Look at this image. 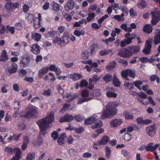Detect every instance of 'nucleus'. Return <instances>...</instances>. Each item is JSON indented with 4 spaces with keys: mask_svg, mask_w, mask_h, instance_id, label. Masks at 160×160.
<instances>
[{
    "mask_svg": "<svg viewBox=\"0 0 160 160\" xmlns=\"http://www.w3.org/2000/svg\"><path fill=\"white\" fill-rule=\"evenodd\" d=\"M68 77L74 81L78 80L82 78V76L80 74H77L76 73L70 74Z\"/></svg>",
    "mask_w": 160,
    "mask_h": 160,
    "instance_id": "24",
    "label": "nucleus"
},
{
    "mask_svg": "<svg viewBox=\"0 0 160 160\" xmlns=\"http://www.w3.org/2000/svg\"><path fill=\"white\" fill-rule=\"evenodd\" d=\"M108 17V16L107 14H105L104 16L102 17L98 20V23L100 24L102 23V22L105 19L107 18Z\"/></svg>",
    "mask_w": 160,
    "mask_h": 160,
    "instance_id": "59",
    "label": "nucleus"
},
{
    "mask_svg": "<svg viewBox=\"0 0 160 160\" xmlns=\"http://www.w3.org/2000/svg\"><path fill=\"white\" fill-rule=\"evenodd\" d=\"M51 6L53 10L55 12H58L60 9L61 5L55 1H52L51 3Z\"/></svg>",
    "mask_w": 160,
    "mask_h": 160,
    "instance_id": "21",
    "label": "nucleus"
},
{
    "mask_svg": "<svg viewBox=\"0 0 160 160\" xmlns=\"http://www.w3.org/2000/svg\"><path fill=\"white\" fill-rule=\"evenodd\" d=\"M154 42L155 44H158L160 43V37L154 36Z\"/></svg>",
    "mask_w": 160,
    "mask_h": 160,
    "instance_id": "64",
    "label": "nucleus"
},
{
    "mask_svg": "<svg viewBox=\"0 0 160 160\" xmlns=\"http://www.w3.org/2000/svg\"><path fill=\"white\" fill-rule=\"evenodd\" d=\"M35 157L34 153H29L27 155L26 160H33L34 159Z\"/></svg>",
    "mask_w": 160,
    "mask_h": 160,
    "instance_id": "46",
    "label": "nucleus"
},
{
    "mask_svg": "<svg viewBox=\"0 0 160 160\" xmlns=\"http://www.w3.org/2000/svg\"><path fill=\"white\" fill-rule=\"evenodd\" d=\"M78 95L77 93L75 94L71 95V93L68 92H65L63 95V97L64 98H68L69 102L72 101V100L78 97Z\"/></svg>",
    "mask_w": 160,
    "mask_h": 160,
    "instance_id": "18",
    "label": "nucleus"
},
{
    "mask_svg": "<svg viewBox=\"0 0 160 160\" xmlns=\"http://www.w3.org/2000/svg\"><path fill=\"white\" fill-rule=\"evenodd\" d=\"M8 85L7 84H4L0 88L1 92L3 93H6L8 92L7 87Z\"/></svg>",
    "mask_w": 160,
    "mask_h": 160,
    "instance_id": "45",
    "label": "nucleus"
},
{
    "mask_svg": "<svg viewBox=\"0 0 160 160\" xmlns=\"http://www.w3.org/2000/svg\"><path fill=\"white\" fill-rule=\"evenodd\" d=\"M5 68L10 74L15 73L17 71V66L15 63L8 64Z\"/></svg>",
    "mask_w": 160,
    "mask_h": 160,
    "instance_id": "12",
    "label": "nucleus"
},
{
    "mask_svg": "<svg viewBox=\"0 0 160 160\" xmlns=\"http://www.w3.org/2000/svg\"><path fill=\"white\" fill-rule=\"evenodd\" d=\"M70 108V105L68 104L63 105V107L60 110V112L62 113H63L66 110L69 109Z\"/></svg>",
    "mask_w": 160,
    "mask_h": 160,
    "instance_id": "48",
    "label": "nucleus"
},
{
    "mask_svg": "<svg viewBox=\"0 0 160 160\" xmlns=\"http://www.w3.org/2000/svg\"><path fill=\"white\" fill-rule=\"evenodd\" d=\"M121 31V30L118 28H115L114 30H113L111 33V36L113 37H115L116 36V34L119 33Z\"/></svg>",
    "mask_w": 160,
    "mask_h": 160,
    "instance_id": "43",
    "label": "nucleus"
},
{
    "mask_svg": "<svg viewBox=\"0 0 160 160\" xmlns=\"http://www.w3.org/2000/svg\"><path fill=\"white\" fill-rule=\"evenodd\" d=\"M112 81L114 85L116 87H118L120 86L121 84L120 82L116 77V75L115 74H114L113 75Z\"/></svg>",
    "mask_w": 160,
    "mask_h": 160,
    "instance_id": "31",
    "label": "nucleus"
},
{
    "mask_svg": "<svg viewBox=\"0 0 160 160\" xmlns=\"http://www.w3.org/2000/svg\"><path fill=\"white\" fill-rule=\"evenodd\" d=\"M74 131L76 133L80 134L84 132V129L81 126L78 128H75Z\"/></svg>",
    "mask_w": 160,
    "mask_h": 160,
    "instance_id": "55",
    "label": "nucleus"
},
{
    "mask_svg": "<svg viewBox=\"0 0 160 160\" xmlns=\"http://www.w3.org/2000/svg\"><path fill=\"white\" fill-rule=\"evenodd\" d=\"M92 99V98H79L77 101V103L78 104H80L86 102H88L89 100H90Z\"/></svg>",
    "mask_w": 160,
    "mask_h": 160,
    "instance_id": "39",
    "label": "nucleus"
},
{
    "mask_svg": "<svg viewBox=\"0 0 160 160\" xmlns=\"http://www.w3.org/2000/svg\"><path fill=\"white\" fill-rule=\"evenodd\" d=\"M134 86L139 90H141V86L143 82L139 80H137L133 82Z\"/></svg>",
    "mask_w": 160,
    "mask_h": 160,
    "instance_id": "35",
    "label": "nucleus"
},
{
    "mask_svg": "<svg viewBox=\"0 0 160 160\" xmlns=\"http://www.w3.org/2000/svg\"><path fill=\"white\" fill-rule=\"evenodd\" d=\"M103 125L102 122L101 121H99L98 122L91 126V128L92 129H96L102 127Z\"/></svg>",
    "mask_w": 160,
    "mask_h": 160,
    "instance_id": "47",
    "label": "nucleus"
},
{
    "mask_svg": "<svg viewBox=\"0 0 160 160\" xmlns=\"http://www.w3.org/2000/svg\"><path fill=\"white\" fill-rule=\"evenodd\" d=\"M128 76L133 78L135 77V72L133 70L128 69Z\"/></svg>",
    "mask_w": 160,
    "mask_h": 160,
    "instance_id": "54",
    "label": "nucleus"
},
{
    "mask_svg": "<svg viewBox=\"0 0 160 160\" xmlns=\"http://www.w3.org/2000/svg\"><path fill=\"white\" fill-rule=\"evenodd\" d=\"M5 8L8 11H10L12 10V3L8 2L6 3Z\"/></svg>",
    "mask_w": 160,
    "mask_h": 160,
    "instance_id": "53",
    "label": "nucleus"
},
{
    "mask_svg": "<svg viewBox=\"0 0 160 160\" xmlns=\"http://www.w3.org/2000/svg\"><path fill=\"white\" fill-rule=\"evenodd\" d=\"M126 38L124 40L122 41L120 43L121 47H123L130 44L132 42V40L136 38V35L133 33L131 34L130 32H127L125 35Z\"/></svg>",
    "mask_w": 160,
    "mask_h": 160,
    "instance_id": "4",
    "label": "nucleus"
},
{
    "mask_svg": "<svg viewBox=\"0 0 160 160\" xmlns=\"http://www.w3.org/2000/svg\"><path fill=\"white\" fill-rule=\"evenodd\" d=\"M81 95L83 97H87L89 96V92L87 90H84L82 91Z\"/></svg>",
    "mask_w": 160,
    "mask_h": 160,
    "instance_id": "56",
    "label": "nucleus"
},
{
    "mask_svg": "<svg viewBox=\"0 0 160 160\" xmlns=\"http://www.w3.org/2000/svg\"><path fill=\"white\" fill-rule=\"evenodd\" d=\"M30 62L29 57L26 55H23L20 60V66L23 68L28 67Z\"/></svg>",
    "mask_w": 160,
    "mask_h": 160,
    "instance_id": "6",
    "label": "nucleus"
},
{
    "mask_svg": "<svg viewBox=\"0 0 160 160\" xmlns=\"http://www.w3.org/2000/svg\"><path fill=\"white\" fill-rule=\"evenodd\" d=\"M85 33V32L82 30L79 31L78 30H76L74 32V35L78 37H79L81 35H84Z\"/></svg>",
    "mask_w": 160,
    "mask_h": 160,
    "instance_id": "40",
    "label": "nucleus"
},
{
    "mask_svg": "<svg viewBox=\"0 0 160 160\" xmlns=\"http://www.w3.org/2000/svg\"><path fill=\"white\" fill-rule=\"evenodd\" d=\"M53 43L58 45H61L62 46V40L58 37H56L53 40Z\"/></svg>",
    "mask_w": 160,
    "mask_h": 160,
    "instance_id": "38",
    "label": "nucleus"
},
{
    "mask_svg": "<svg viewBox=\"0 0 160 160\" xmlns=\"http://www.w3.org/2000/svg\"><path fill=\"white\" fill-rule=\"evenodd\" d=\"M114 102H110L108 103L105 108L103 109L102 118L105 119L110 118L115 115L117 113L116 108L114 107Z\"/></svg>",
    "mask_w": 160,
    "mask_h": 160,
    "instance_id": "2",
    "label": "nucleus"
},
{
    "mask_svg": "<svg viewBox=\"0 0 160 160\" xmlns=\"http://www.w3.org/2000/svg\"><path fill=\"white\" fill-rule=\"evenodd\" d=\"M132 136L130 134L126 133L124 134L123 138L125 141L128 142L129 141L132 139Z\"/></svg>",
    "mask_w": 160,
    "mask_h": 160,
    "instance_id": "44",
    "label": "nucleus"
},
{
    "mask_svg": "<svg viewBox=\"0 0 160 160\" xmlns=\"http://www.w3.org/2000/svg\"><path fill=\"white\" fill-rule=\"evenodd\" d=\"M121 28L123 30H124L125 32H131L132 31V29L131 28L128 27V25L126 24H122L121 26Z\"/></svg>",
    "mask_w": 160,
    "mask_h": 160,
    "instance_id": "33",
    "label": "nucleus"
},
{
    "mask_svg": "<svg viewBox=\"0 0 160 160\" xmlns=\"http://www.w3.org/2000/svg\"><path fill=\"white\" fill-rule=\"evenodd\" d=\"M152 40H147L146 42L145 46L143 50V52L145 54H149L150 53L152 48Z\"/></svg>",
    "mask_w": 160,
    "mask_h": 160,
    "instance_id": "11",
    "label": "nucleus"
},
{
    "mask_svg": "<svg viewBox=\"0 0 160 160\" xmlns=\"http://www.w3.org/2000/svg\"><path fill=\"white\" fill-rule=\"evenodd\" d=\"M121 153L124 157L129 158L130 157L129 153L125 150H122V151Z\"/></svg>",
    "mask_w": 160,
    "mask_h": 160,
    "instance_id": "62",
    "label": "nucleus"
},
{
    "mask_svg": "<svg viewBox=\"0 0 160 160\" xmlns=\"http://www.w3.org/2000/svg\"><path fill=\"white\" fill-rule=\"evenodd\" d=\"M84 23L85 24H87V21L85 19H82L78 22H76L73 25L74 27H80L81 25Z\"/></svg>",
    "mask_w": 160,
    "mask_h": 160,
    "instance_id": "29",
    "label": "nucleus"
},
{
    "mask_svg": "<svg viewBox=\"0 0 160 160\" xmlns=\"http://www.w3.org/2000/svg\"><path fill=\"white\" fill-rule=\"evenodd\" d=\"M109 140V137L105 135L102 137L100 140L94 143V145L98 146L101 145H105L108 143Z\"/></svg>",
    "mask_w": 160,
    "mask_h": 160,
    "instance_id": "10",
    "label": "nucleus"
},
{
    "mask_svg": "<svg viewBox=\"0 0 160 160\" xmlns=\"http://www.w3.org/2000/svg\"><path fill=\"white\" fill-rule=\"evenodd\" d=\"M152 26L149 24L145 25L143 29L144 32L149 33L152 32Z\"/></svg>",
    "mask_w": 160,
    "mask_h": 160,
    "instance_id": "25",
    "label": "nucleus"
},
{
    "mask_svg": "<svg viewBox=\"0 0 160 160\" xmlns=\"http://www.w3.org/2000/svg\"><path fill=\"white\" fill-rule=\"evenodd\" d=\"M151 23L152 25L156 24L159 21L160 18V12L156 11L151 12Z\"/></svg>",
    "mask_w": 160,
    "mask_h": 160,
    "instance_id": "5",
    "label": "nucleus"
},
{
    "mask_svg": "<svg viewBox=\"0 0 160 160\" xmlns=\"http://www.w3.org/2000/svg\"><path fill=\"white\" fill-rule=\"evenodd\" d=\"M112 51V49H109L108 50L104 49L100 51L99 54L101 56H103L106 55Z\"/></svg>",
    "mask_w": 160,
    "mask_h": 160,
    "instance_id": "34",
    "label": "nucleus"
},
{
    "mask_svg": "<svg viewBox=\"0 0 160 160\" xmlns=\"http://www.w3.org/2000/svg\"><path fill=\"white\" fill-rule=\"evenodd\" d=\"M113 18L118 22L123 21L124 20V18H121L120 15H115L113 16Z\"/></svg>",
    "mask_w": 160,
    "mask_h": 160,
    "instance_id": "58",
    "label": "nucleus"
},
{
    "mask_svg": "<svg viewBox=\"0 0 160 160\" xmlns=\"http://www.w3.org/2000/svg\"><path fill=\"white\" fill-rule=\"evenodd\" d=\"M42 37L41 34L38 33H32L31 34V38L32 39H34L36 42L39 41L41 39Z\"/></svg>",
    "mask_w": 160,
    "mask_h": 160,
    "instance_id": "26",
    "label": "nucleus"
},
{
    "mask_svg": "<svg viewBox=\"0 0 160 160\" xmlns=\"http://www.w3.org/2000/svg\"><path fill=\"white\" fill-rule=\"evenodd\" d=\"M9 59L8 55L6 51L3 49L1 52L0 56V62H4L6 60H8Z\"/></svg>",
    "mask_w": 160,
    "mask_h": 160,
    "instance_id": "20",
    "label": "nucleus"
},
{
    "mask_svg": "<svg viewBox=\"0 0 160 160\" xmlns=\"http://www.w3.org/2000/svg\"><path fill=\"white\" fill-rule=\"evenodd\" d=\"M122 122L123 121L122 119L114 118L111 121L110 126L112 128H115L120 125Z\"/></svg>",
    "mask_w": 160,
    "mask_h": 160,
    "instance_id": "13",
    "label": "nucleus"
},
{
    "mask_svg": "<svg viewBox=\"0 0 160 160\" xmlns=\"http://www.w3.org/2000/svg\"><path fill=\"white\" fill-rule=\"evenodd\" d=\"M102 115L100 113H98L93 115L92 117L95 122L96 120H98L101 117H102Z\"/></svg>",
    "mask_w": 160,
    "mask_h": 160,
    "instance_id": "50",
    "label": "nucleus"
},
{
    "mask_svg": "<svg viewBox=\"0 0 160 160\" xmlns=\"http://www.w3.org/2000/svg\"><path fill=\"white\" fill-rule=\"evenodd\" d=\"M138 7L140 9L145 8L147 5L146 2L144 0L140 1L137 4Z\"/></svg>",
    "mask_w": 160,
    "mask_h": 160,
    "instance_id": "32",
    "label": "nucleus"
},
{
    "mask_svg": "<svg viewBox=\"0 0 160 160\" xmlns=\"http://www.w3.org/2000/svg\"><path fill=\"white\" fill-rule=\"evenodd\" d=\"M95 17V14L94 13H90L88 14V17L87 18L86 21L88 22H91Z\"/></svg>",
    "mask_w": 160,
    "mask_h": 160,
    "instance_id": "36",
    "label": "nucleus"
},
{
    "mask_svg": "<svg viewBox=\"0 0 160 160\" xmlns=\"http://www.w3.org/2000/svg\"><path fill=\"white\" fill-rule=\"evenodd\" d=\"M76 3L73 0H69L64 5L65 10L67 11H69L72 10Z\"/></svg>",
    "mask_w": 160,
    "mask_h": 160,
    "instance_id": "9",
    "label": "nucleus"
},
{
    "mask_svg": "<svg viewBox=\"0 0 160 160\" xmlns=\"http://www.w3.org/2000/svg\"><path fill=\"white\" fill-rule=\"evenodd\" d=\"M112 76L110 75L107 74L105 76L103 79L107 83L108 82H109L111 81L112 80Z\"/></svg>",
    "mask_w": 160,
    "mask_h": 160,
    "instance_id": "52",
    "label": "nucleus"
},
{
    "mask_svg": "<svg viewBox=\"0 0 160 160\" xmlns=\"http://www.w3.org/2000/svg\"><path fill=\"white\" fill-rule=\"evenodd\" d=\"M73 117L72 115L67 114L61 118L59 120V122H70L73 119Z\"/></svg>",
    "mask_w": 160,
    "mask_h": 160,
    "instance_id": "17",
    "label": "nucleus"
},
{
    "mask_svg": "<svg viewBox=\"0 0 160 160\" xmlns=\"http://www.w3.org/2000/svg\"><path fill=\"white\" fill-rule=\"evenodd\" d=\"M88 84V82L84 79L82 80L80 82V87L81 88L86 87Z\"/></svg>",
    "mask_w": 160,
    "mask_h": 160,
    "instance_id": "60",
    "label": "nucleus"
},
{
    "mask_svg": "<svg viewBox=\"0 0 160 160\" xmlns=\"http://www.w3.org/2000/svg\"><path fill=\"white\" fill-rule=\"evenodd\" d=\"M147 133L150 136L152 137L155 134L156 130V124H153L146 128Z\"/></svg>",
    "mask_w": 160,
    "mask_h": 160,
    "instance_id": "7",
    "label": "nucleus"
},
{
    "mask_svg": "<svg viewBox=\"0 0 160 160\" xmlns=\"http://www.w3.org/2000/svg\"><path fill=\"white\" fill-rule=\"evenodd\" d=\"M57 32L58 31H50L47 34L46 37L47 38L53 37L57 34Z\"/></svg>",
    "mask_w": 160,
    "mask_h": 160,
    "instance_id": "51",
    "label": "nucleus"
},
{
    "mask_svg": "<svg viewBox=\"0 0 160 160\" xmlns=\"http://www.w3.org/2000/svg\"><path fill=\"white\" fill-rule=\"evenodd\" d=\"M66 138V136L64 133L61 134L60 137L59 138L58 140V143L60 145L63 144L64 143L65 140Z\"/></svg>",
    "mask_w": 160,
    "mask_h": 160,
    "instance_id": "27",
    "label": "nucleus"
},
{
    "mask_svg": "<svg viewBox=\"0 0 160 160\" xmlns=\"http://www.w3.org/2000/svg\"><path fill=\"white\" fill-rule=\"evenodd\" d=\"M31 51L34 54H37L40 52L41 48L38 44H34L30 47Z\"/></svg>",
    "mask_w": 160,
    "mask_h": 160,
    "instance_id": "14",
    "label": "nucleus"
},
{
    "mask_svg": "<svg viewBox=\"0 0 160 160\" xmlns=\"http://www.w3.org/2000/svg\"><path fill=\"white\" fill-rule=\"evenodd\" d=\"M14 151L15 157L18 158H21L22 153L20 149L17 148H14Z\"/></svg>",
    "mask_w": 160,
    "mask_h": 160,
    "instance_id": "37",
    "label": "nucleus"
},
{
    "mask_svg": "<svg viewBox=\"0 0 160 160\" xmlns=\"http://www.w3.org/2000/svg\"><path fill=\"white\" fill-rule=\"evenodd\" d=\"M49 70V68L47 67H44L40 69L38 72V76L39 77L42 78L45 74L46 73H48Z\"/></svg>",
    "mask_w": 160,
    "mask_h": 160,
    "instance_id": "19",
    "label": "nucleus"
},
{
    "mask_svg": "<svg viewBox=\"0 0 160 160\" xmlns=\"http://www.w3.org/2000/svg\"><path fill=\"white\" fill-rule=\"evenodd\" d=\"M89 52L88 50H83L81 54L82 58L84 60H86L88 59L89 56Z\"/></svg>",
    "mask_w": 160,
    "mask_h": 160,
    "instance_id": "28",
    "label": "nucleus"
},
{
    "mask_svg": "<svg viewBox=\"0 0 160 160\" xmlns=\"http://www.w3.org/2000/svg\"><path fill=\"white\" fill-rule=\"evenodd\" d=\"M54 119V113L51 112L47 117L39 120L37 122L41 134L45 135L48 133L49 125L53 122Z\"/></svg>",
    "mask_w": 160,
    "mask_h": 160,
    "instance_id": "1",
    "label": "nucleus"
},
{
    "mask_svg": "<svg viewBox=\"0 0 160 160\" xmlns=\"http://www.w3.org/2000/svg\"><path fill=\"white\" fill-rule=\"evenodd\" d=\"M27 112L23 114V117L32 118L38 114V108L34 106L30 105L26 108Z\"/></svg>",
    "mask_w": 160,
    "mask_h": 160,
    "instance_id": "3",
    "label": "nucleus"
},
{
    "mask_svg": "<svg viewBox=\"0 0 160 160\" xmlns=\"http://www.w3.org/2000/svg\"><path fill=\"white\" fill-rule=\"evenodd\" d=\"M123 116L125 119L127 120H132L133 119L134 117L133 114L128 111L124 112Z\"/></svg>",
    "mask_w": 160,
    "mask_h": 160,
    "instance_id": "23",
    "label": "nucleus"
},
{
    "mask_svg": "<svg viewBox=\"0 0 160 160\" xmlns=\"http://www.w3.org/2000/svg\"><path fill=\"white\" fill-rule=\"evenodd\" d=\"M69 37L68 35L63 33L62 37V46L66 45L69 42Z\"/></svg>",
    "mask_w": 160,
    "mask_h": 160,
    "instance_id": "22",
    "label": "nucleus"
},
{
    "mask_svg": "<svg viewBox=\"0 0 160 160\" xmlns=\"http://www.w3.org/2000/svg\"><path fill=\"white\" fill-rule=\"evenodd\" d=\"M116 65V63L115 62H112L109 64L107 67L106 68L108 70H110L114 67Z\"/></svg>",
    "mask_w": 160,
    "mask_h": 160,
    "instance_id": "63",
    "label": "nucleus"
},
{
    "mask_svg": "<svg viewBox=\"0 0 160 160\" xmlns=\"http://www.w3.org/2000/svg\"><path fill=\"white\" fill-rule=\"evenodd\" d=\"M130 49H132L133 51V53H137L140 51V47L139 46H136L129 47Z\"/></svg>",
    "mask_w": 160,
    "mask_h": 160,
    "instance_id": "41",
    "label": "nucleus"
},
{
    "mask_svg": "<svg viewBox=\"0 0 160 160\" xmlns=\"http://www.w3.org/2000/svg\"><path fill=\"white\" fill-rule=\"evenodd\" d=\"M153 144L152 142L148 143L146 146V150L147 151L154 152L159 147V144H156L153 145Z\"/></svg>",
    "mask_w": 160,
    "mask_h": 160,
    "instance_id": "16",
    "label": "nucleus"
},
{
    "mask_svg": "<svg viewBox=\"0 0 160 160\" xmlns=\"http://www.w3.org/2000/svg\"><path fill=\"white\" fill-rule=\"evenodd\" d=\"M118 54L123 58H128L132 56V53L128 49L124 48L120 50Z\"/></svg>",
    "mask_w": 160,
    "mask_h": 160,
    "instance_id": "8",
    "label": "nucleus"
},
{
    "mask_svg": "<svg viewBox=\"0 0 160 160\" xmlns=\"http://www.w3.org/2000/svg\"><path fill=\"white\" fill-rule=\"evenodd\" d=\"M106 154L105 156L108 159L110 158L111 151L110 148L108 146L105 147Z\"/></svg>",
    "mask_w": 160,
    "mask_h": 160,
    "instance_id": "42",
    "label": "nucleus"
},
{
    "mask_svg": "<svg viewBox=\"0 0 160 160\" xmlns=\"http://www.w3.org/2000/svg\"><path fill=\"white\" fill-rule=\"evenodd\" d=\"M94 96H99L101 95L100 90L99 89H97L94 90L93 92Z\"/></svg>",
    "mask_w": 160,
    "mask_h": 160,
    "instance_id": "61",
    "label": "nucleus"
},
{
    "mask_svg": "<svg viewBox=\"0 0 160 160\" xmlns=\"http://www.w3.org/2000/svg\"><path fill=\"white\" fill-rule=\"evenodd\" d=\"M106 95L107 97L109 98H115L117 97L118 94L114 92H112L110 91H108L106 93Z\"/></svg>",
    "mask_w": 160,
    "mask_h": 160,
    "instance_id": "30",
    "label": "nucleus"
},
{
    "mask_svg": "<svg viewBox=\"0 0 160 160\" xmlns=\"http://www.w3.org/2000/svg\"><path fill=\"white\" fill-rule=\"evenodd\" d=\"M38 18H35L33 20L34 27L36 29L38 28L41 27L40 21L42 17L40 13L38 14Z\"/></svg>",
    "mask_w": 160,
    "mask_h": 160,
    "instance_id": "15",
    "label": "nucleus"
},
{
    "mask_svg": "<svg viewBox=\"0 0 160 160\" xmlns=\"http://www.w3.org/2000/svg\"><path fill=\"white\" fill-rule=\"evenodd\" d=\"M7 30L8 32H10L11 34H13L15 32V29L13 27H10L9 26H7Z\"/></svg>",
    "mask_w": 160,
    "mask_h": 160,
    "instance_id": "57",
    "label": "nucleus"
},
{
    "mask_svg": "<svg viewBox=\"0 0 160 160\" xmlns=\"http://www.w3.org/2000/svg\"><path fill=\"white\" fill-rule=\"evenodd\" d=\"M94 122L92 119V117L89 118L85 120L84 123L86 125H90L93 123Z\"/></svg>",
    "mask_w": 160,
    "mask_h": 160,
    "instance_id": "49",
    "label": "nucleus"
}]
</instances>
